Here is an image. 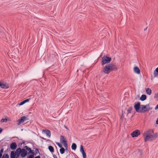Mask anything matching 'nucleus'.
Listing matches in <instances>:
<instances>
[{
  "label": "nucleus",
  "mask_w": 158,
  "mask_h": 158,
  "mask_svg": "<svg viewBox=\"0 0 158 158\" xmlns=\"http://www.w3.org/2000/svg\"><path fill=\"white\" fill-rule=\"evenodd\" d=\"M154 77H156L158 75V67L156 69V70L154 72Z\"/></svg>",
  "instance_id": "20"
},
{
  "label": "nucleus",
  "mask_w": 158,
  "mask_h": 158,
  "mask_svg": "<svg viewBox=\"0 0 158 158\" xmlns=\"http://www.w3.org/2000/svg\"><path fill=\"white\" fill-rule=\"evenodd\" d=\"M7 121V119L6 118H2L1 120V122L2 123L6 122Z\"/></svg>",
  "instance_id": "29"
},
{
  "label": "nucleus",
  "mask_w": 158,
  "mask_h": 158,
  "mask_svg": "<svg viewBox=\"0 0 158 158\" xmlns=\"http://www.w3.org/2000/svg\"><path fill=\"white\" fill-rule=\"evenodd\" d=\"M19 151L21 152L20 155L22 157H25L27 154V151L24 148L21 149L20 148V150H19Z\"/></svg>",
  "instance_id": "5"
},
{
  "label": "nucleus",
  "mask_w": 158,
  "mask_h": 158,
  "mask_svg": "<svg viewBox=\"0 0 158 158\" xmlns=\"http://www.w3.org/2000/svg\"><path fill=\"white\" fill-rule=\"evenodd\" d=\"M156 123L158 124V118H157V120L156 121Z\"/></svg>",
  "instance_id": "39"
},
{
  "label": "nucleus",
  "mask_w": 158,
  "mask_h": 158,
  "mask_svg": "<svg viewBox=\"0 0 158 158\" xmlns=\"http://www.w3.org/2000/svg\"><path fill=\"white\" fill-rule=\"evenodd\" d=\"M9 84L6 83H3L0 82V87L2 89H7L9 87Z\"/></svg>",
  "instance_id": "6"
},
{
  "label": "nucleus",
  "mask_w": 158,
  "mask_h": 158,
  "mask_svg": "<svg viewBox=\"0 0 158 158\" xmlns=\"http://www.w3.org/2000/svg\"><path fill=\"white\" fill-rule=\"evenodd\" d=\"M2 129L1 128H0V134L2 132Z\"/></svg>",
  "instance_id": "36"
},
{
  "label": "nucleus",
  "mask_w": 158,
  "mask_h": 158,
  "mask_svg": "<svg viewBox=\"0 0 158 158\" xmlns=\"http://www.w3.org/2000/svg\"><path fill=\"white\" fill-rule=\"evenodd\" d=\"M5 158H9V156L7 154L5 155Z\"/></svg>",
  "instance_id": "33"
},
{
  "label": "nucleus",
  "mask_w": 158,
  "mask_h": 158,
  "mask_svg": "<svg viewBox=\"0 0 158 158\" xmlns=\"http://www.w3.org/2000/svg\"><path fill=\"white\" fill-rule=\"evenodd\" d=\"M53 157L54 158H57L56 156L55 155H53Z\"/></svg>",
  "instance_id": "38"
},
{
  "label": "nucleus",
  "mask_w": 158,
  "mask_h": 158,
  "mask_svg": "<svg viewBox=\"0 0 158 158\" xmlns=\"http://www.w3.org/2000/svg\"><path fill=\"white\" fill-rule=\"evenodd\" d=\"M42 132H44L49 137H50L51 132L50 130L48 129H43L42 130Z\"/></svg>",
  "instance_id": "13"
},
{
  "label": "nucleus",
  "mask_w": 158,
  "mask_h": 158,
  "mask_svg": "<svg viewBox=\"0 0 158 158\" xmlns=\"http://www.w3.org/2000/svg\"><path fill=\"white\" fill-rule=\"evenodd\" d=\"M34 157L33 155H30L28 156L27 158H34Z\"/></svg>",
  "instance_id": "32"
},
{
  "label": "nucleus",
  "mask_w": 158,
  "mask_h": 158,
  "mask_svg": "<svg viewBox=\"0 0 158 158\" xmlns=\"http://www.w3.org/2000/svg\"><path fill=\"white\" fill-rule=\"evenodd\" d=\"M139 113H144L146 112L149 111L151 109H150V106L149 104L146 105H141Z\"/></svg>",
  "instance_id": "2"
},
{
  "label": "nucleus",
  "mask_w": 158,
  "mask_h": 158,
  "mask_svg": "<svg viewBox=\"0 0 158 158\" xmlns=\"http://www.w3.org/2000/svg\"><path fill=\"white\" fill-rule=\"evenodd\" d=\"M140 134V131L137 130H136L134 131L131 134V135L133 137L138 136Z\"/></svg>",
  "instance_id": "7"
},
{
  "label": "nucleus",
  "mask_w": 158,
  "mask_h": 158,
  "mask_svg": "<svg viewBox=\"0 0 158 158\" xmlns=\"http://www.w3.org/2000/svg\"><path fill=\"white\" fill-rule=\"evenodd\" d=\"M147 28H148V27H146V28H145L144 29V31H145V30H146L147 29Z\"/></svg>",
  "instance_id": "41"
},
{
  "label": "nucleus",
  "mask_w": 158,
  "mask_h": 158,
  "mask_svg": "<svg viewBox=\"0 0 158 158\" xmlns=\"http://www.w3.org/2000/svg\"><path fill=\"white\" fill-rule=\"evenodd\" d=\"M3 148L1 149L0 151V153H1V154H2V153L3 152Z\"/></svg>",
  "instance_id": "34"
},
{
  "label": "nucleus",
  "mask_w": 158,
  "mask_h": 158,
  "mask_svg": "<svg viewBox=\"0 0 158 158\" xmlns=\"http://www.w3.org/2000/svg\"><path fill=\"white\" fill-rule=\"evenodd\" d=\"M48 149L51 152H54V149L52 146H49L48 147Z\"/></svg>",
  "instance_id": "22"
},
{
  "label": "nucleus",
  "mask_w": 158,
  "mask_h": 158,
  "mask_svg": "<svg viewBox=\"0 0 158 158\" xmlns=\"http://www.w3.org/2000/svg\"><path fill=\"white\" fill-rule=\"evenodd\" d=\"M144 141L145 142L151 141L156 139L157 137L156 133H154L152 129H149L144 131L143 133Z\"/></svg>",
  "instance_id": "1"
},
{
  "label": "nucleus",
  "mask_w": 158,
  "mask_h": 158,
  "mask_svg": "<svg viewBox=\"0 0 158 158\" xmlns=\"http://www.w3.org/2000/svg\"><path fill=\"white\" fill-rule=\"evenodd\" d=\"M65 150L64 148L62 147L60 149V152L61 154H63L65 152Z\"/></svg>",
  "instance_id": "23"
},
{
  "label": "nucleus",
  "mask_w": 158,
  "mask_h": 158,
  "mask_svg": "<svg viewBox=\"0 0 158 158\" xmlns=\"http://www.w3.org/2000/svg\"><path fill=\"white\" fill-rule=\"evenodd\" d=\"M30 100V99H26L23 101H22V102H21L19 104V106H21L23 104H25V103L28 102Z\"/></svg>",
  "instance_id": "17"
},
{
  "label": "nucleus",
  "mask_w": 158,
  "mask_h": 158,
  "mask_svg": "<svg viewBox=\"0 0 158 158\" xmlns=\"http://www.w3.org/2000/svg\"><path fill=\"white\" fill-rule=\"evenodd\" d=\"M103 71L104 73L106 74H109L111 72L110 68L108 67L107 65H106L103 68Z\"/></svg>",
  "instance_id": "9"
},
{
  "label": "nucleus",
  "mask_w": 158,
  "mask_h": 158,
  "mask_svg": "<svg viewBox=\"0 0 158 158\" xmlns=\"http://www.w3.org/2000/svg\"><path fill=\"white\" fill-rule=\"evenodd\" d=\"M28 118L25 116L22 117L20 119H19L17 121L18 122L17 124L18 125H19L20 124L23 123L24 121L27 120Z\"/></svg>",
  "instance_id": "4"
},
{
  "label": "nucleus",
  "mask_w": 158,
  "mask_h": 158,
  "mask_svg": "<svg viewBox=\"0 0 158 158\" xmlns=\"http://www.w3.org/2000/svg\"><path fill=\"white\" fill-rule=\"evenodd\" d=\"M140 103L139 102H138L135 105L134 107L137 112L139 113L140 108Z\"/></svg>",
  "instance_id": "10"
},
{
  "label": "nucleus",
  "mask_w": 158,
  "mask_h": 158,
  "mask_svg": "<svg viewBox=\"0 0 158 158\" xmlns=\"http://www.w3.org/2000/svg\"><path fill=\"white\" fill-rule=\"evenodd\" d=\"M20 148H19L17 149L15 152L14 151V155L16 158L19 157L20 154L21 152L19 151V150H20Z\"/></svg>",
  "instance_id": "8"
},
{
  "label": "nucleus",
  "mask_w": 158,
  "mask_h": 158,
  "mask_svg": "<svg viewBox=\"0 0 158 158\" xmlns=\"http://www.w3.org/2000/svg\"><path fill=\"white\" fill-rule=\"evenodd\" d=\"M10 158H16L14 155V151H11L10 155Z\"/></svg>",
  "instance_id": "25"
},
{
  "label": "nucleus",
  "mask_w": 158,
  "mask_h": 158,
  "mask_svg": "<svg viewBox=\"0 0 158 158\" xmlns=\"http://www.w3.org/2000/svg\"><path fill=\"white\" fill-rule=\"evenodd\" d=\"M38 153L40 154L39 149L37 148H35V156Z\"/></svg>",
  "instance_id": "27"
},
{
  "label": "nucleus",
  "mask_w": 158,
  "mask_h": 158,
  "mask_svg": "<svg viewBox=\"0 0 158 158\" xmlns=\"http://www.w3.org/2000/svg\"><path fill=\"white\" fill-rule=\"evenodd\" d=\"M4 155H3L2 157L1 158H5Z\"/></svg>",
  "instance_id": "42"
},
{
  "label": "nucleus",
  "mask_w": 158,
  "mask_h": 158,
  "mask_svg": "<svg viewBox=\"0 0 158 158\" xmlns=\"http://www.w3.org/2000/svg\"><path fill=\"white\" fill-rule=\"evenodd\" d=\"M108 67L110 68V71H112L115 69L116 70L117 68L116 66L113 64H107Z\"/></svg>",
  "instance_id": "11"
},
{
  "label": "nucleus",
  "mask_w": 158,
  "mask_h": 158,
  "mask_svg": "<svg viewBox=\"0 0 158 158\" xmlns=\"http://www.w3.org/2000/svg\"><path fill=\"white\" fill-rule=\"evenodd\" d=\"M17 146V144L16 143L13 142L11 143L10 146V148L12 150H15Z\"/></svg>",
  "instance_id": "14"
},
{
  "label": "nucleus",
  "mask_w": 158,
  "mask_h": 158,
  "mask_svg": "<svg viewBox=\"0 0 158 158\" xmlns=\"http://www.w3.org/2000/svg\"><path fill=\"white\" fill-rule=\"evenodd\" d=\"M56 143L60 148H62V145L61 143L57 142H56Z\"/></svg>",
  "instance_id": "30"
},
{
  "label": "nucleus",
  "mask_w": 158,
  "mask_h": 158,
  "mask_svg": "<svg viewBox=\"0 0 158 158\" xmlns=\"http://www.w3.org/2000/svg\"><path fill=\"white\" fill-rule=\"evenodd\" d=\"M67 141L66 138H64V136L61 135L60 137V142L61 143H64L67 142Z\"/></svg>",
  "instance_id": "16"
},
{
  "label": "nucleus",
  "mask_w": 158,
  "mask_h": 158,
  "mask_svg": "<svg viewBox=\"0 0 158 158\" xmlns=\"http://www.w3.org/2000/svg\"><path fill=\"white\" fill-rule=\"evenodd\" d=\"M34 158H41L40 156L39 155L37 156H35V157H34Z\"/></svg>",
  "instance_id": "35"
},
{
  "label": "nucleus",
  "mask_w": 158,
  "mask_h": 158,
  "mask_svg": "<svg viewBox=\"0 0 158 158\" xmlns=\"http://www.w3.org/2000/svg\"><path fill=\"white\" fill-rule=\"evenodd\" d=\"M73 150H75L77 148V145L74 143H73L71 146Z\"/></svg>",
  "instance_id": "21"
},
{
  "label": "nucleus",
  "mask_w": 158,
  "mask_h": 158,
  "mask_svg": "<svg viewBox=\"0 0 158 158\" xmlns=\"http://www.w3.org/2000/svg\"><path fill=\"white\" fill-rule=\"evenodd\" d=\"M28 153L31 154V155H33L34 156H35V152L33 150H31L30 152H29Z\"/></svg>",
  "instance_id": "28"
},
{
  "label": "nucleus",
  "mask_w": 158,
  "mask_h": 158,
  "mask_svg": "<svg viewBox=\"0 0 158 158\" xmlns=\"http://www.w3.org/2000/svg\"><path fill=\"white\" fill-rule=\"evenodd\" d=\"M2 156V154H1V153H0V158L1 157V156Z\"/></svg>",
  "instance_id": "40"
},
{
  "label": "nucleus",
  "mask_w": 158,
  "mask_h": 158,
  "mask_svg": "<svg viewBox=\"0 0 158 158\" xmlns=\"http://www.w3.org/2000/svg\"><path fill=\"white\" fill-rule=\"evenodd\" d=\"M24 148L26 149V150L29 152H30L31 150V148L29 147H28L27 146H26L24 147Z\"/></svg>",
  "instance_id": "26"
},
{
  "label": "nucleus",
  "mask_w": 158,
  "mask_h": 158,
  "mask_svg": "<svg viewBox=\"0 0 158 158\" xmlns=\"http://www.w3.org/2000/svg\"><path fill=\"white\" fill-rule=\"evenodd\" d=\"M146 91L147 94H148L150 95L152 93V91L151 89L149 88H148L146 89Z\"/></svg>",
  "instance_id": "18"
},
{
  "label": "nucleus",
  "mask_w": 158,
  "mask_h": 158,
  "mask_svg": "<svg viewBox=\"0 0 158 158\" xmlns=\"http://www.w3.org/2000/svg\"><path fill=\"white\" fill-rule=\"evenodd\" d=\"M80 151L82 153L83 156V158H86V153L85 152V151L84 149L83 146L82 145H81L80 146Z\"/></svg>",
  "instance_id": "12"
},
{
  "label": "nucleus",
  "mask_w": 158,
  "mask_h": 158,
  "mask_svg": "<svg viewBox=\"0 0 158 158\" xmlns=\"http://www.w3.org/2000/svg\"><path fill=\"white\" fill-rule=\"evenodd\" d=\"M134 72L138 74H139L140 72V71L139 68L137 66L134 67L133 69Z\"/></svg>",
  "instance_id": "15"
},
{
  "label": "nucleus",
  "mask_w": 158,
  "mask_h": 158,
  "mask_svg": "<svg viewBox=\"0 0 158 158\" xmlns=\"http://www.w3.org/2000/svg\"><path fill=\"white\" fill-rule=\"evenodd\" d=\"M132 108V107H130L128 108V109L127 110V114L129 113H131Z\"/></svg>",
  "instance_id": "24"
},
{
  "label": "nucleus",
  "mask_w": 158,
  "mask_h": 158,
  "mask_svg": "<svg viewBox=\"0 0 158 158\" xmlns=\"http://www.w3.org/2000/svg\"><path fill=\"white\" fill-rule=\"evenodd\" d=\"M146 96L145 95L143 94L140 98V99L141 100L143 101L146 99Z\"/></svg>",
  "instance_id": "19"
},
{
  "label": "nucleus",
  "mask_w": 158,
  "mask_h": 158,
  "mask_svg": "<svg viewBox=\"0 0 158 158\" xmlns=\"http://www.w3.org/2000/svg\"><path fill=\"white\" fill-rule=\"evenodd\" d=\"M102 65H103L104 64L109 63L111 60V58L107 57L106 56H104L102 58Z\"/></svg>",
  "instance_id": "3"
},
{
  "label": "nucleus",
  "mask_w": 158,
  "mask_h": 158,
  "mask_svg": "<svg viewBox=\"0 0 158 158\" xmlns=\"http://www.w3.org/2000/svg\"><path fill=\"white\" fill-rule=\"evenodd\" d=\"M63 143L64 144V147L67 148V147H68L67 141L64 143Z\"/></svg>",
  "instance_id": "31"
},
{
  "label": "nucleus",
  "mask_w": 158,
  "mask_h": 158,
  "mask_svg": "<svg viewBox=\"0 0 158 158\" xmlns=\"http://www.w3.org/2000/svg\"><path fill=\"white\" fill-rule=\"evenodd\" d=\"M155 109H158V104L156 106Z\"/></svg>",
  "instance_id": "37"
}]
</instances>
